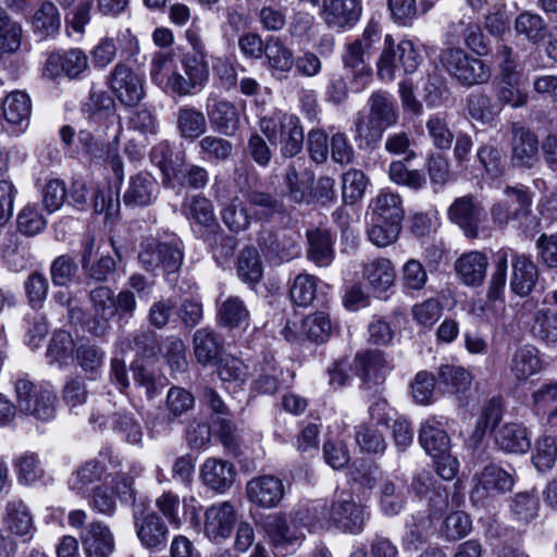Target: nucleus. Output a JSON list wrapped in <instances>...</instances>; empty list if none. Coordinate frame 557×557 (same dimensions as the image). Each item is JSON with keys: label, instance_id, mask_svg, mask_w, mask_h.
<instances>
[{"label": "nucleus", "instance_id": "obj_1", "mask_svg": "<svg viewBox=\"0 0 557 557\" xmlns=\"http://www.w3.org/2000/svg\"><path fill=\"white\" fill-rule=\"evenodd\" d=\"M532 203L533 198L529 188L507 186L504 189V197L491 207L493 223L506 227L509 222H516L520 231L532 237L541 230L540 221L532 214Z\"/></svg>", "mask_w": 557, "mask_h": 557}, {"label": "nucleus", "instance_id": "obj_2", "mask_svg": "<svg viewBox=\"0 0 557 557\" xmlns=\"http://www.w3.org/2000/svg\"><path fill=\"white\" fill-rule=\"evenodd\" d=\"M259 127L270 141L278 139L283 157L293 158L302 150L304 128L295 114L273 112L260 119Z\"/></svg>", "mask_w": 557, "mask_h": 557}, {"label": "nucleus", "instance_id": "obj_3", "mask_svg": "<svg viewBox=\"0 0 557 557\" xmlns=\"http://www.w3.org/2000/svg\"><path fill=\"white\" fill-rule=\"evenodd\" d=\"M438 62L460 85L471 87L491 78V67L483 60L469 55L463 49L447 47L441 50Z\"/></svg>", "mask_w": 557, "mask_h": 557}, {"label": "nucleus", "instance_id": "obj_4", "mask_svg": "<svg viewBox=\"0 0 557 557\" xmlns=\"http://www.w3.org/2000/svg\"><path fill=\"white\" fill-rule=\"evenodd\" d=\"M15 393L22 413L44 422L55 417L58 398L49 387L35 385L28 379L20 377L15 382Z\"/></svg>", "mask_w": 557, "mask_h": 557}, {"label": "nucleus", "instance_id": "obj_5", "mask_svg": "<svg viewBox=\"0 0 557 557\" xmlns=\"http://www.w3.org/2000/svg\"><path fill=\"white\" fill-rule=\"evenodd\" d=\"M138 260L148 272L162 269L166 273H174L183 263L181 242L178 239L170 242L147 239L140 245Z\"/></svg>", "mask_w": 557, "mask_h": 557}, {"label": "nucleus", "instance_id": "obj_6", "mask_svg": "<svg viewBox=\"0 0 557 557\" xmlns=\"http://www.w3.org/2000/svg\"><path fill=\"white\" fill-rule=\"evenodd\" d=\"M212 191L221 208V219L225 226L235 233L246 230L252 215L240 197L234 193L233 186L223 181H215Z\"/></svg>", "mask_w": 557, "mask_h": 557}, {"label": "nucleus", "instance_id": "obj_7", "mask_svg": "<svg viewBox=\"0 0 557 557\" xmlns=\"http://www.w3.org/2000/svg\"><path fill=\"white\" fill-rule=\"evenodd\" d=\"M323 515L339 529L350 533L361 532L367 519L364 507L345 491L335 494L332 504L323 508Z\"/></svg>", "mask_w": 557, "mask_h": 557}, {"label": "nucleus", "instance_id": "obj_8", "mask_svg": "<svg viewBox=\"0 0 557 557\" xmlns=\"http://www.w3.org/2000/svg\"><path fill=\"white\" fill-rule=\"evenodd\" d=\"M108 85L124 106L138 104L145 97V78L124 63H117L108 76Z\"/></svg>", "mask_w": 557, "mask_h": 557}, {"label": "nucleus", "instance_id": "obj_9", "mask_svg": "<svg viewBox=\"0 0 557 557\" xmlns=\"http://www.w3.org/2000/svg\"><path fill=\"white\" fill-rule=\"evenodd\" d=\"M470 499L476 506H482L486 499L510 491L513 485L510 474L495 465L486 466L474 475Z\"/></svg>", "mask_w": 557, "mask_h": 557}, {"label": "nucleus", "instance_id": "obj_10", "mask_svg": "<svg viewBox=\"0 0 557 557\" xmlns=\"http://www.w3.org/2000/svg\"><path fill=\"white\" fill-rule=\"evenodd\" d=\"M321 18L329 28L349 30L362 15L361 0H322Z\"/></svg>", "mask_w": 557, "mask_h": 557}, {"label": "nucleus", "instance_id": "obj_11", "mask_svg": "<svg viewBox=\"0 0 557 557\" xmlns=\"http://www.w3.org/2000/svg\"><path fill=\"white\" fill-rule=\"evenodd\" d=\"M355 370L357 376L361 380V386L364 389H371L385 381L386 375L392 370V364L387 361L383 351L368 349L356 355Z\"/></svg>", "mask_w": 557, "mask_h": 557}, {"label": "nucleus", "instance_id": "obj_12", "mask_svg": "<svg viewBox=\"0 0 557 557\" xmlns=\"http://www.w3.org/2000/svg\"><path fill=\"white\" fill-rule=\"evenodd\" d=\"M92 317L87 326L96 336H104L111 329V320L116 315L114 292L108 286H99L89 293Z\"/></svg>", "mask_w": 557, "mask_h": 557}, {"label": "nucleus", "instance_id": "obj_13", "mask_svg": "<svg viewBox=\"0 0 557 557\" xmlns=\"http://www.w3.org/2000/svg\"><path fill=\"white\" fill-rule=\"evenodd\" d=\"M264 532L275 547H294L305 539L304 528L293 517L282 513H272L265 517L262 523Z\"/></svg>", "mask_w": 557, "mask_h": 557}, {"label": "nucleus", "instance_id": "obj_14", "mask_svg": "<svg viewBox=\"0 0 557 557\" xmlns=\"http://www.w3.org/2000/svg\"><path fill=\"white\" fill-rule=\"evenodd\" d=\"M285 494L283 481L273 474L252 478L246 485L247 499L260 508H274Z\"/></svg>", "mask_w": 557, "mask_h": 557}, {"label": "nucleus", "instance_id": "obj_15", "mask_svg": "<svg viewBox=\"0 0 557 557\" xmlns=\"http://www.w3.org/2000/svg\"><path fill=\"white\" fill-rule=\"evenodd\" d=\"M134 528L140 544L147 549H157L166 544L169 529L156 511H135Z\"/></svg>", "mask_w": 557, "mask_h": 557}, {"label": "nucleus", "instance_id": "obj_16", "mask_svg": "<svg viewBox=\"0 0 557 557\" xmlns=\"http://www.w3.org/2000/svg\"><path fill=\"white\" fill-rule=\"evenodd\" d=\"M484 208L472 195L457 198L448 209L449 219L456 223L469 238L479 236V225Z\"/></svg>", "mask_w": 557, "mask_h": 557}, {"label": "nucleus", "instance_id": "obj_17", "mask_svg": "<svg viewBox=\"0 0 557 557\" xmlns=\"http://www.w3.org/2000/svg\"><path fill=\"white\" fill-rule=\"evenodd\" d=\"M511 164L519 169H531L539 161L536 135L517 123L511 125Z\"/></svg>", "mask_w": 557, "mask_h": 557}, {"label": "nucleus", "instance_id": "obj_18", "mask_svg": "<svg viewBox=\"0 0 557 557\" xmlns=\"http://www.w3.org/2000/svg\"><path fill=\"white\" fill-rule=\"evenodd\" d=\"M367 51L359 41H352L346 45L342 55L344 70L350 76L351 87L357 92L368 86L372 76V69L366 58Z\"/></svg>", "mask_w": 557, "mask_h": 557}, {"label": "nucleus", "instance_id": "obj_19", "mask_svg": "<svg viewBox=\"0 0 557 557\" xmlns=\"http://www.w3.org/2000/svg\"><path fill=\"white\" fill-rule=\"evenodd\" d=\"M236 522V510L230 502L209 507L205 512V534L214 542L227 539Z\"/></svg>", "mask_w": 557, "mask_h": 557}, {"label": "nucleus", "instance_id": "obj_20", "mask_svg": "<svg viewBox=\"0 0 557 557\" xmlns=\"http://www.w3.org/2000/svg\"><path fill=\"white\" fill-rule=\"evenodd\" d=\"M540 351L532 345L518 347L508 361L509 377L517 384L525 383L543 370Z\"/></svg>", "mask_w": 557, "mask_h": 557}, {"label": "nucleus", "instance_id": "obj_21", "mask_svg": "<svg viewBox=\"0 0 557 557\" xmlns=\"http://www.w3.org/2000/svg\"><path fill=\"white\" fill-rule=\"evenodd\" d=\"M88 67L87 55L79 49L54 52L49 55L45 65V75L55 78L62 74L75 78Z\"/></svg>", "mask_w": 557, "mask_h": 557}, {"label": "nucleus", "instance_id": "obj_22", "mask_svg": "<svg viewBox=\"0 0 557 557\" xmlns=\"http://www.w3.org/2000/svg\"><path fill=\"white\" fill-rule=\"evenodd\" d=\"M81 542L86 557H109L115 547L111 530L100 521L90 522L83 530Z\"/></svg>", "mask_w": 557, "mask_h": 557}, {"label": "nucleus", "instance_id": "obj_23", "mask_svg": "<svg viewBox=\"0 0 557 557\" xmlns=\"http://www.w3.org/2000/svg\"><path fill=\"white\" fill-rule=\"evenodd\" d=\"M200 478L203 484L212 491L224 493L233 485L236 469L231 461L211 457L202 463Z\"/></svg>", "mask_w": 557, "mask_h": 557}, {"label": "nucleus", "instance_id": "obj_24", "mask_svg": "<svg viewBox=\"0 0 557 557\" xmlns=\"http://www.w3.org/2000/svg\"><path fill=\"white\" fill-rule=\"evenodd\" d=\"M158 194L159 184L156 178L147 172H140L131 177L123 201L131 208L147 207L154 202Z\"/></svg>", "mask_w": 557, "mask_h": 557}, {"label": "nucleus", "instance_id": "obj_25", "mask_svg": "<svg viewBox=\"0 0 557 557\" xmlns=\"http://www.w3.org/2000/svg\"><path fill=\"white\" fill-rule=\"evenodd\" d=\"M307 259L320 268H327L335 258V237L326 228L307 231Z\"/></svg>", "mask_w": 557, "mask_h": 557}, {"label": "nucleus", "instance_id": "obj_26", "mask_svg": "<svg viewBox=\"0 0 557 557\" xmlns=\"http://www.w3.org/2000/svg\"><path fill=\"white\" fill-rule=\"evenodd\" d=\"M494 443L503 451L524 454L531 448V435L521 423H504L494 430Z\"/></svg>", "mask_w": 557, "mask_h": 557}, {"label": "nucleus", "instance_id": "obj_27", "mask_svg": "<svg viewBox=\"0 0 557 557\" xmlns=\"http://www.w3.org/2000/svg\"><path fill=\"white\" fill-rule=\"evenodd\" d=\"M488 258L482 251L462 253L455 262V271L459 280L467 286H480L485 280Z\"/></svg>", "mask_w": 557, "mask_h": 557}, {"label": "nucleus", "instance_id": "obj_28", "mask_svg": "<svg viewBox=\"0 0 557 557\" xmlns=\"http://www.w3.org/2000/svg\"><path fill=\"white\" fill-rule=\"evenodd\" d=\"M371 219L377 222L400 223L404 219L403 199L397 193L382 189L369 205Z\"/></svg>", "mask_w": 557, "mask_h": 557}, {"label": "nucleus", "instance_id": "obj_29", "mask_svg": "<svg viewBox=\"0 0 557 557\" xmlns=\"http://www.w3.org/2000/svg\"><path fill=\"white\" fill-rule=\"evenodd\" d=\"M193 348L195 358L200 364H212L221 357L223 339L215 331L201 327L194 333Z\"/></svg>", "mask_w": 557, "mask_h": 557}, {"label": "nucleus", "instance_id": "obj_30", "mask_svg": "<svg viewBox=\"0 0 557 557\" xmlns=\"http://www.w3.org/2000/svg\"><path fill=\"white\" fill-rule=\"evenodd\" d=\"M175 126L180 137L189 141L198 139L208 128L205 113L188 104L177 109L175 113Z\"/></svg>", "mask_w": 557, "mask_h": 557}, {"label": "nucleus", "instance_id": "obj_31", "mask_svg": "<svg viewBox=\"0 0 557 557\" xmlns=\"http://www.w3.org/2000/svg\"><path fill=\"white\" fill-rule=\"evenodd\" d=\"M367 106L369 108L367 114L385 129L397 124L399 119L398 107L389 92L383 90L372 92Z\"/></svg>", "mask_w": 557, "mask_h": 557}, {"label": "nucleus", "instance_id": "obj_32", "mask_svg": "<svg viewBox=\"0 0 557 557\" xmlns=\"http://www.w3.org/2000/svg\"><path fill=\"white\" fill-rule=\"evenodd\" d=\"M512 276L510 287L519 296L529 295L537 281V268L525 255L515 253L512 257Z\"/></svg>", "mask_w": 557, "mask_h": 557}, {"label": "nucleus", "instance_id": "obj_33", "mask_svg": "<svg viewBox=\"0 0 557 557\" xmlns=\"http://www.w3.org/2000/svg\"><path fill=\"white\" fill-rule=\"evenodd\" d=\"M106 466L98 460H88L72 472L67 480L69 488L77 495L86 497L92 490L91 485L99 482Z\"/></svg>", "mask_w": 557, "mask_h": 557}, {"label": "nucleus", "instance_id": "obj_34", "mask_svg": "<svg viewBox=\"0 0 557 557\" xmlns=\"http://www.w3.org/2000/svg\"><path fill=\"white\" fill-rule=\"evenodd\" d=\"M354 140L359 149H373L386 131L364 112H358L354 119Z\"/></svg>", "mask_w": 557, "mask_h": 557}, {"label": "nucleus", "instance_id": "obj_35", "mask_svg": "<svg viewBox=\"0 0 557 557\" xmlns=\"http://www.w3.org/2000/svg\"><path fill=\"white\" fill-rule=\"evenodd\" d=\"M419 442L430 455L447 453L450 438L443 428L442 422L432 418L425 420L419 432Z\"/></svg>", "mask_w": 557, "mask_h": 557}, {"label": "nucleus", "instance_id": "obj_36", "mask_svg": "<svg viewBox=\"0 0 557 557\" xmlns=\"http://www.w3.org/2000/svg\"><path fill=\"white\" fill-rule=\"evenodd\" d=\"M531 398L534 412L546 417L550 428H557V382L542 384L532 393Z\"/></svg>", "mask_w": 557, "mask_h": 557}, {"label": "nucleus", "instance_id": "obj_37", "mask_svg": "<svg viewBox=\"0 0 557 557\" xmlns=\"http://www.w3.org/2000/svg\"><path fill=\"white\" fill-rule=\"evenodd\" d=\"M208 114L212 125L225 136L235 135L240 127L239 112L228 100L216 101Z\"/></svg>", "mask_w": 557, "mask_h": 557}, {"label": "nucleus", "instance_id": "obj_38", "mask_svg": "<svg viewBox=\"0 0 557 557\" xmlns=\"http://www.w3.org/2000/svg\"><path fill=\"white\" fill-rule=\"evenodd\" d=\"M2 110L8 123L24 129L28 125L32 112L30 98L24 91H12L3 99Z\"/></svg>", "mask_w": 557, "mask_h": 557}, {"label": "nucleus", "instance_id": "obj_39", "mask_svg": "<svg viewBox=\"0 0 557 557\" xmlns=\"http://www.w3.org/2000/svg\"><path fill=\"white\" fill-rule=\"evenodd\" d=\"M363 278L376 293L386 292L395 281V270L386 258H377L363 265Z\"/></svg>", "mask_w": 557, "mask_h": 557}, {"label": "nucleus", "instance_id": "obj_40", "mask_svg": "<svg viewBox=\"0 0 557 557\" xmlns=\"http://www.w3.org/2000/svg\"><path fill=\"white\" fill-rule=\"evenodd\" d=\"M3 519L10 532L18 536L26 535L34 529L29 509L21 499L7 503Z\"/></svg>", "mask_w": 557, "mask_h": 557}, {"label": "nucleus", "instance_id": "obj_41", "mask_svg": "<svg viewBox=\"0 0 557 557\" xmlns=\"http://www.w3.org/2000/svg\"><path fill=\"white\" fill-rule=\"evenodd\" d=\"M249 317L247 307L237 296H228L220 304L218 310L220 324L231 329L248 326Z\"/></svg>", "mask_w": 557, "mask_h": 557}, {"label": "nucleus", "instance_id": "obj_42", "mask_svg": "<svg viewBox=\"0 0 557 557\" xmlns=\"http://www.w3.org/2000/svg\"><path fill=\"white\" fill-rule=\"evenodd\" d=\"M264 55L270 67L276 72L288 73L295 63L292 49L281 37L271 36L267 39Z\"/></svg>", "mask_w": 557, "mask_h": 557}, {"label": "nucleus", "instance_id": "obj_43", "mask_svg": "<svg viewBox=\"0 0 557 557\" xmlns=\"http://www.w3.org/2000/svg\"><path fill=\"white\" fill-rule=\"evenodd\" d=\"M199 156L202 160L208 162H224L232 157L233 144L215 135H207L202 137L197 145Z\"/></svg>", "mask_w": 557, "mask_h": 557}, {"label": "nucleus", "instance_id": "obj_44", "mask_svg": "<svg viewBox=\"0 0 557 557\" xmlns=\"http://www.w3.org/2000/svg\"><path fill=\"white\" fill-rule=\"evenodd\" d=\"M261 373L253 382V388L263 394L276 393L285 383L284 372L277 367L273 358L265 357L260 364Z\"/></svg>", "mask_w": 557, "mask_h": 557}, {"label": "nucleus", "instance_id": "obj_45", "mask_svg": "<svg viewBox=\"0 0 557 557\" xmlns=\"http://www.w3.org/2000/svg\"><path fill=\"white\" fill-rule=\"evenodd\" d=\"M131 369L134 385L144 391L148 400H152L159 396L166 385V379L163 375L156 374L141 364L133 363Z\"/></svg>", "mask_w": 557, "mask_h": 557}, {"label": "nucleus", "instance_id": "obj_46", "mask_svg": "<svg viewBox=\"0 0 557 557\" xmlns=\"http://www.w3.org/2000/svg\"><path fill=\"white\" fill-rule=\"evenodd\" d=\"M83 110L90 121L106 122L113 116L114 100L108 92L91 88Z\"/></svg>", "mask_w": 557, "mask_h": 557}, {"label": "nucleus", "instance_id": "obj_47", "mask_svg": "<svg viewBox=\"0 0 557 557\" xmlns=\"http://www.w3.org/2000/svg\"><path fill=\"white\" fill-rule=\"evenodd\" d=\"M440 383L451 394H465L472 384V375L462 367L444 364L438 369Z\"/></svg>", "mask_w": 557, "mask_h": 557}, {"label": "nucleus", "instance_id": "obj_48", "mask_svg": "<svg viewBox=\"0 0 557 557\" xmlns=\"http://www.w3.org/2000/svg\"><path fill=\"white\" fill-rule=\"evenodd\" d=\"M320 280L309 273H299L293 280L289 287V297L297 306L307 307L317 297V289Z\"/></svg>", "mask_w": 557, "mask_h": 557}, {"label": "nucleus", "instance_id": "obj_49", "mask_svg": "<svg viewBox=\"0 0 557 557\" xmlns=\"http://www.w3.org/2000/svg\"><path fill=\"white\" fill-rule=\"evenodd\" d=\"M515 30L524 36L532 44H539L547 35V25L544 18L535 13L523 12L515 21Z\"/></svg>", "mask_w": 557, "mask_h": 557}, {"label": "nucleus", "instance_id": "obj_50", "mask_svg": "<svg viewBox=\"0 0 557 557\" xmlns=\"http://www.w3.org/2000/svg\"><path fill=\"white\" fill-rule=\"evenodd\" d=\"M531 333L543 342H557V310L553 308L539 309L534 313Z\"/></svg>", "mask_w": 557, "mask_h": 557}, {"label": "nucleus", "instance_id": "obj_51", "mask_svg": "<svg viewBox=\"0 0 557 557\" xmlns=\"http://www.w3.org/2000/svg\"><path fill=\"white\" fill-rule=\"evenodd\" d=\"M425 127L433 146L440 150L450 149L455 135L449 127L447 116L442 113L432 114Z\"/></svg>", "mask_w": 557, "mask_h": 557}, {"label": "nucleus", "instance_id": "obj_52", "mask_svg": "<svg viewBox=\"0 0 557 557\" xmlns=\"http://www.w3.org/2000/svg\"><path fill=\"white\" fill-rule=\"evenodd\" d=\"M379 505L386 516L398 515L405 505V495L401 487L389 479H385L379 488Z\"/></svg>", "mask_w": 557, "mask_h": 557}, {"label": "nucleus", "instance_id": "obj_53", "mask_svg": "<svg viewBox=\"0 0 557 557\" xmlns=\"http://www.w3.org/2000/svg\"><path fill=\"white\" fill-rule=\"evenodd\" d=\"M32 25L41 37H48L58 33L61 21L57 7L52 2H45L34 13Z\"/></svg>", "mask_w": 557, "mask_h": 557}, {"label": "nucleus", "instance_id": "obj_54", "mask_svg": "<svg viewBox=\"0 0 557 557\" xmlns=\"http://www.w3.org/2000/svg\"><path fill=\"white\" fill-rule=\"evenodd\" d=\"M186 218L203 226L215 223L214 208L210 199L196 195L183 205Z\"/></svg>", "mask_w": 557, "mask_h": 557}, {"label": "nucleus", "instance_id": "obj_55", "mask_svg": "<svg viewBox=\"0 0 557 557\" xmlns=\"http://www.w3.org/2000/svg\"><path fill=\"white\" fill-rule=\"evenodd\" d=\"M238 276L246 283L256 284L260 281L263 267L258 250L253 247L243 249L237 263Z\"/></svg>", "mask_w": 557, "mask_h": 557}, {"label": "nucleus", "instance_id": "obj_56", "mask_svg": "<svg viewBox=\"0 0 557 557\" xmlns=\"http://www.w3.org/2000/svg\"><path fill=\"white\" fill-rule=\"evenodd\" d=\"M73 352L74 341L71 334L62 330L54 332L47 349L49 363L65 364L72 359Z\"/></svg>", "mask_w": 557, "mask_h": 557}, {"label": "nucleus", "instance_id": "obj_57", "mask_svg": "<svg viewBox=\"0 0 557 557\" xmlns=\"http://www.w3.org/2000/svg\"><path fill=\"white\" fill-rule=\"evenodd\" d=\"M302 334L312 342H325L332 332V322L326 312L318 311L304 319Z\"/></svg>", "mask_w": 557, "mask_h": 557}, {"label": "nucleus", "instance_id": "obj_58", "mask_svg": "<svg viewBox=\"0 0 557 557\" xmlns=\"http://www.w3.org/2000/svg\"><path fill=\"white\" fill-rule=\"evenodd\" d=\"M467 107L470 116L484 124L491 123L500 111L492 102L491 97L483 92L470 94L467 99Z\"/></svg>", "mask_w": 557, "mask_h": 557}, {"label": "nucleus", "instance_id": "obj_59", "mask_svg": "<svg viewBox=\"0 0 557 557\" xmlns=\"http://www.w3.org/2000/svg\"><path fill=\"white\" fill-rule=\"evenodd\" d=\"M22 27L0 7V51L13 53L21 47Z\"/></svg>", "mask_w": 557, "mask_h": 557}, {"label": "nucleus", "instance_id": "obj_60", "mask_svg": "<svg viewBox=\"0 0 557 557\" xmlns=\"http://www.w3.org/2000/svg\"><path fill=\"white\" fill-rule=\"evenodd\" d=\"M401 224L394 222H377L371 219L368 227V239L376 247L384 248L394 244L400 234Z\"/></svg>", "mask_w": 557, "mask_h": 557}, {"label": "nucleus", "instance_id": "obj_61", "mask_svg": "<svg viewBox=\"0 0 557 557\" xmlns=\"http://www.w3.org/2000/svg\"><path fill=\"white\" fill-rule=\"evenodd\" d=\"M397 45L392 35L387 34L384 38V48L377 60V76L382 81L391 82L395 78L396 71L399 70Z\"/></svg>", "mask_w": 557, "mask_h": 557}, {"label": "nucleus", "instance_id": "obj_62", "mask_svg": "<svg viewBox=\"0 0 557 557\" xmlns=\"http://www.w3.org/2000/svg\"><path fill=\"white\" fill-rule=\"evenodd\" d=\"M355 437L360 449L369 454H381L387 446L383 432L373 424L359 425Z\"/></svg>", "mask_w": 557, "mask_h": 557}, {"label": "nucleus", "instance_id": "obj_63", "mask_svg": "<svg viewBox=\"0 0 557 557\" xmlns=\"http://www.w3.org/2000/svg\"><path fill=\"white\" fill-rule=\"evenodd\" d=\"M476 159L491 178H498L505 172V160L500 149L485 144L479 147Z\"/></svg>", "mask_w": 557, "mask_h": 557}, {"label": "nucleus", "instance_id": "obj_64", "mask_svg": "<svg viewBox=\"0 0 557 557\" xmlns=\"http://www.w3.org/2000/svg\"><path fill=\"white\" fill-rule=\"evenodd\" d=\"M388 175L395 184L413 190L421 189L426 183V178L421 171L409 170L403 161H393L389 164Z\"/></svg>", "mask_w": 557, "mask_h": 557}]
</instances>
